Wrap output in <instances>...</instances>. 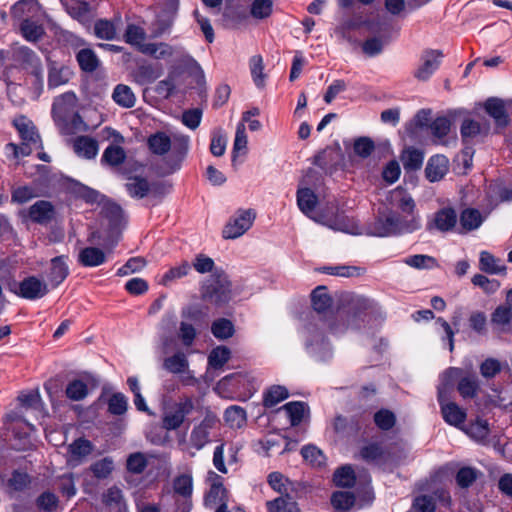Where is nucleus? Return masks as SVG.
<instances>
[{
  "instance_id": "c85d7f7f",
  "label": "nucleus",
  "mask_w": 512,
  "mask_h": 512,
  "mask_svg": "<svg viewBox=\"0 0 512 512\" xmlns=\"http://www.w3.org/2000/svg\"><path fill=\"white\" fill-rule=\"evenodd\" d=\"M224 421L232 429H241L247 423V413L238 405H231L224 411Z\"/></svg>"
},
{
  "instance_id": "338daca9",
  "label": "nucleus",
  "mask_w": 512,
  "mask_h": 512,
  "mask_svg": "<svg viewBox=\"0 0 512 512\" xmlns=\"http://www.w3.org/2000/svg\"><path fill=\"white\" fill-rule=\"evenodd\" d=\"M88 394L87 385L81 380H74L68 384L66 388V395L73 401H80Z\"/></svg>"
},
{
  "instance_id": "4c0bfd02",
  "label": "nucleus",
  "mask_w": 512,
  "mask_h": 512,
  "mask_svg": "<svg viewBox=\"0 0 512 512\" xmlns=\"http://www.w3.org/2000/svg\"><path fill=\"white\" fill-rule=\"evenodd\" d=\"M423 160V153L413 147L406 148L401 155V161L405 170H418L422 166Z\"/></svg>"
},
{
  "instance_id": "4d7b16f0",
  "label": "nucleus",
  "mask_w": 512,
  "mask_h": 512,
  "mask_svg": "<svg viewBox=\"0 0 512 512\" xmlns=\"http://www.w3.org/2000/svg\"><path fill=\"white\" fill-rule=\"evenodd\" d=\"M248 145V136L246 126L238 123L236 126L235 138L233 143V158L240 154H246Z\"/></svg>"
},
{
  "instance_id": "6e6552de",
  "label": "nucleus",
  "mask_w": 512,
  "mask_h": 512,
  "mask_svg": "<svg viewBox=\"0 0 512 512\" xmlns=\"http://www.w3.org/2000/svg\"><path fill=\"white\" fill-rule=\"evenodd\" d=\"M318 322H326L324 319H313L304 328L305 346L309 354L318 360H324L330 355L329 343L319 330Z\"/></svg>"
},
{
  "instance_id": "79ce46f5",
  "label": "nucleus",
  "mask_w": 512,
  "mask_h": 512,
  "mask_svg": "<svg viewBox=\"0 0 512 512\" xmlns=\"http://www.w3.org/2000/svg\"><path fill=\"white\" fill-rule=\"evenodd\" d=\"M268 512H299L297 503L289 496H280L267 502Z\"/></svg>"
},
{
  "instance_id": "c9c22d12",
  "label": "nucleus",
  "mask_w": 512,
  "mask_h": 512,
  "mask_svg": "<svg viewBox=\"0 0 512 512\" xmlns=\"http://www.w3.org/2000/svg\"><path fill=\"white\" fill-rule=\"evenodd\" d=\"M273 8V0H252L249 13L255 20H264L272 15Z\"/></svg>"
},
{
  "instance_id": "f3484780",
  "label": "nucleus",
  "mask_w": 512,
  "mask_h": 512,
  "mask_svg": "<svg viewBox=\"0 0 512 512\" xmlns=\"http://www.w3.org/2000/svg\"><path fill=\"white\" fill-rule=\"evenodd\" d=\"M200 413L204 418L198 428L194 430V447L197 449H201L210 441V430L218 423L217 416L210 410L204 409Z\"/></svg>"
},
{
  "instance_id": "b1692460",
  "label": "nucleus",
  "mask_w": 512,
  "mask_h": 512,
  "mask_svg": "<svg viewBox=\"0 0 512 512\" xmlns=\"http://www.w3.org/2000/svg\"><path fill=\"white\" fill-rule=\"evenodd\" d=\"M69 269L63 256H57L51 260L48 273V281L53 288L59 286L68 276Z\"/></svg>"
},
{
  "instance_id": "2eb2a0df",
  "label": "nucleus",
  "mask_w": 512,
  "mask_h": 512,
  "mask_svg": "<svg viewBox=\"0 0 512 512\" xmlns=\"http://www.w3.org/2000/svg\"><path fill=\"white\" fill-rule=\"evenodd\" d=\"M489 131L490 124L488 121H476L470 118L464 119L460 128L461 137L466 143L481 140L488 135Z\"/></svg>"
},
{
  "instance_id": "7c9ffc66",
  "label": "nucleus",
  "mask_w": 512,
  "mask_h": 512,
  "mask_svg": "<svg viewBox=\"0 0 512 512\" xmlns=\"http://www.w3.org/2000/svg\"><path fill=\"white\" fill-rule=\"evenodd\" d=\"M56 125L63 135H73L78 132H86L89 129L88 125L77 113H73L69 118H65V120Z\"/></svg>"
},
{
  "instance_id": "dca6fc26",
  "label": "nucleus",
  "mask_w": 512,
  "mask_h": 512,
  "mask_svg": "<svg viewBox=\"0 0 512 512\" xmlns=\"http://www.w3.org/2000/svg\"><path fill=\"white\" fill-rule=\"evenodd\" d=\"M443 54L439 50H427L421 56V64L415 72V77L425 81L439 68Z\"/></svg>"
},
{
  "instance_id": "6ab92c4d",
  "label": "nucleus",
  "mask_w": 512,
  "mask_h": 512,
  "mask_svg": "<svg viewBox=\"0 0 512 512\" xmlns=\"http://www.w3.org/2000/svg\"><path fill=\"white\" fill-rule=\"evenodd\" d=\"M76 102L77 98L73 92H66L55 99L52 114L56 124L73 114Z\"/></svg>"
},
{
  "instance_id": "de8ad7c7",
  "label": "nucleus",
  "mask_w": 512,
  "mask_h": 512,
  "mask_svg": "<svg viewBox=\"0 0 512 512\" xmlns=\"http://www.w3.org/2000/svg\"><path fill=\"white\" fill-rule=\"evenodd\" d=\"M249 68L252 80L258 88L265 85L266 75L264 74V63L261 55H254L249 60Z\"/></svg>"
},
{
  "instance_id": "9d476101",
  "label": "nucleus",
  "mask_w": 512,
  "mask_h": 512,
  "mask_svg": "<svg viewBox=\"0 0 512 512\" xmlns=\"http://www.w3.org/2000/svg\"><path fill=\"white\" fill-rule=\"evenodd\" d=\"M387 208L401 212L409 216H419L416 212V204L412 196L403 188L398 187L389 192Z\"/></svg>"
},
{
  "instance_id": "f03ea898",
  "label": "nucleus",
  "mask_w": 512,
  "mask_h": 512,
  "mask_svg": "<svg viewBox=\"0 0 512 512\" xmlns=\"http://www.w3.org/2000/svg\"><path fill=\"white\" fill-rule=\"evenodd\" d=\"M258 390L256 378L250 373L236 372L220 379L214 391L223 399L247 401Z\"/></svg>"
},
{
  "instance_id": "e433bc0d",
  "label": "nucleus",
  "mask_w": 512,
  "mask_h": 512,
  "mask_svg": "<svg viewBox=\"0 0 512 512\" xmlns=\"http://www.w3.org/2000/svg\"><path fill=\"white\" fill-rule=\"evenodd\" d=\"M113 100L124 108H132L136 103V97L131 88L124 84H118L112 94Z\"/></svg>"
},
{
  "instance_id": "5fc2aeb1",
  "label": "nucleus",
  "mask_w": 512,
  "mask_h": 512,
  "mask_svg": "<svg viewBox=\"0 0 512 512\" xmlns=\"http://www.w3.org/2000/svg\"><path fill=\"white\" fill-rule=\"evenodd\" d=\"M124 38L128 44L136 46L139 51L140 47L145 46L146 44L144 43V40L146 39V33L144 29L135 24H129L127 26Z\"/></svg>"
},
{
  "instance_id": "39448f33",
  "label": "nucleus",
  "mask_w": 512,
  "mask_h": 512,
  "mask_svg": "<svg viewBox=\"0 0 512 512\" xmlns=\"http://www.w3.org/2000/svg\"><path fill=\"white\" fill-rule=\"evenodd\" d=\"M456 368L448 369L442 376V384L438 387V402L444 421L449 425L462 429L466 420V412L456 403L449 401V394L452 391V378L458 374Z\"/></svg>"
},
{
  "instance_id": "a19ab883",
  "label": "nucleus",
  "mask_w": 512,
  "mask_h": 512,
  "mask_svg": "<svg viewBox=\"0 0 512 512\" xmlns=\"http://www.w3.org/2000/svg\"><path fill=\"white\" fill-rule=\"evenodd\" d=\"M479 265L482 271L489 274H500L506 269L499 259L495 258L487 251H482L480 253Z\"/></svg>"
},
{
  "instance_id": "864d4df0",
  "label": "nucleus",
  "mask_w": 512,
  "mask_h": 512,
  "mask_svg": "<svg viewBox=\"0 0 512 512\" xmlns=\"http://www.w3.org/2000/svg\"><path fill=\"white\" fill-rule=\"evenodd\" d=\"M288 396V390L284 386H272L267 390V392L264 395V406L267 408H272L281 401L288 398Z\"/></svg>"
},
{
  "instance_id": "69168bd1",
  "label": "nucleus",
  "mask_w": 512,
  "mask_h": 512,
  "mask_svg": "<svg viewBox=\"0 0 512 512\" xmlns=\"http://www.w3.org/2000/svg\"><path fill=\"white\" fill-rule=\"evenodd\" d=\"M127 407V398L122 393H114L108 400V411L113 415H123Z\"/></svg>"
},
{
  "instance_id": "774afa93",
  "label": "nucleus",
  "mask_w": 512,
  "mask_h": 512,
  "mask_svg": "<svg viewBox=\"0 0 512 512\" xmlns=\"http://www.w3.org/2000/svg\"><path fill=\"white\" fill-rule=\"evenodd\" d=\"M21 31L23 36L28 41H37L41 38L44 31L43 28L40 25H37L35 22H32L30 20H24L21 24Z\"/></svg>"
},
{
  "instance_id": "603ef678",
  "label": "nucleus",
  "mask_w": 512,
  "mask_h": 512,
  "mask_svg": "<svg viewBox=\"0 0 512 512\" xmlns=\"http://www.w3.org/2000/svg\"><path fill=\"white\" fill-rule=\"evenodd\" d=\"M233 323L226 318H219L212 323L211 332L220 340L228 339L234 334Z\"/></svg>"
},
{
  "instance_id": "49530a36",
  "label": "nucleus",
  "mask_w": 512,
  "mask_h": 512,
  "mask_svg": "<svg viewBox=\"0 0 512 512\" xmlns=\"http://www.w3.org/2000/svg\"><path fill=\"white\" fill-rule=\"evenodd\" d=\"M267 481L270 487L280 493L281 496L288 495V492L293 488L292 482L280 472H271Z\"/></svg>"
},
{
  "instance_id": "0e129e2a",
  "label": "nucleus",
  "mask_w": 512,
  "mask_h": 512,
  "mask_svg": "<svg viewBox=\"0 0 512 512\" xmlns=\"http://www.w3.org/2000/svg\"><path fill=\"white\" fill-rule=\"evenodd\" d=\"M479 475V471L472 467H462L456 475V482L461 488L470 487Z\"/></svg>"
},
{
  "instance_id": "423d86ee",
  "label": "nucleus",
  "mask_w": 512,
  "mask_h": 512,
  "mask_svg": "<svg viewBox=\"0 0 512 512\" xmlns=\"http://www.w3.org/2000/svg\"><path fill=\"white\" fill-rule=\"evenodd\" d=\"M199 291L203 301L215 305L226 304L234 297L232 282L224 270L202 280Z\"/></svg>"
},
{
  "instance_id": "f704fd0d",
  "label": "nucleus",
  "mask_w": 512,
  "mask_h": 512,
  "mask_svg": "<svg viewBox=\"0 0 512 512\" xmlns=\"http://www.w3.org/2000/svg\"><path fill=\"white\" fill-rule=\"evenodd\" d=\"M72 75L68 67L53 63L49 68L48 86L49 88H56L66 84Z\"/></svg>"
},
{
  "instance_id": "c03bdc74",
  "label": "nucleus",
  "mask_w": 512,
  "mask_h": 512,
  "mask_svg": "<svg viewBox=\"0 0 512 512\" xmlns=\"http://www.w3.org/2000/svg\"><path fill=\"white\" fill-rule=\"evenodd\" d=\"M403 263L417 270H429L437 266L434 257L424 254L407 256L403 259Z\"/></svg>"
},
{
  "instance_id": "680f3d73",
  "label": "nucleus",
  "mask_w": 512,
  "mask_h": 512,
  "mask_svg": "<svg viewBox=\"0 0 512 512\" xmlns=\"http://www.w3.org/2000/svg\"><path fill=\"white\" fill-rule=\"evenodd\" d=\"M114 469L113 460L111 458H103L94 462L90 466V470L93 475L98 479L107 478Z\"/></svg>"
},
{
  "instance_id": "7ed1b4c3",
  "label": "nucleus",
  "mask_w": 512,
  "mask_h": 512,
  "mask_svg": "<svg viewBox=\"0 0 512 512\" xmlns=\"http://www.w3.org/2000/svg\"><path fill=\"white\" fill-rule=\"evenodd\" d=\"M374 309L375 303L372 300L363 296L353 297L348 309L338 312L337 318L343 323H329V328L334 334L360 329L370 318Z\"/></svg>"
},
{
  "instance_id": "13d9d810",
  "label": "nucleus",
  "mask_w": 512,
  "mask_h": 512,
  "mask_svg": "<svg viewBox=\"0 0 512 512\" xmlns=\"http://www.w3.org/2000/svg\"><path fill=\"white\" fill-rule=\"evenodd\" d=\"M287 413L290 423L293 426L300 424L306 412V405L302 402H290L283 406Z\"/></svg>"
},
{
  "instance_id": "aec40b11",
  "label": "nucleus",
  "mask_w": 512,
  "mask_h": 512,
  "mask_svg": "<svg viewBox=\"0 0 512 512\" xmlns=\"http://www.w3.org/2000/svg\"><path fill=\"white\" fill-rule=\"evenodd\" d=\"M55 208L51 202L39 200L29 207L27 215L29 219L40 225H47L55 218Z\"/></svg>"
},
{
  "instance_id": "1a4fd4ad",
  "label": "nucleus",
  "mask_w": 512,
  "mask_h": 512,
  "mask_svg": "<svg viewBox=\"0 0 512 512\" xmlns=\"http://www.w3.org/2000/svg\"><path fill=\"white\" fill-rule=\"evenodd\" d=\"M256 212L253 209H239L229 219L222 230L224 239H237L244 235L253 225Z\"/></svg>"
},
{
  "instance_id": "c756f323",
  "label": "nucleus",
  "mask_w": 512,
  "mask_h": 512,
  "mask_svg": "<svg viewBox=\"0 0 512 512\" xmlns=\"http://www.w3.org/2000/svg\"><path fill=\"white\" fill-rule=\"evenodd\" d=\"M78 261L85 267H96L106 261V255L100 248L86 247L79 252Z\"/></svg>"
},
{
  "instance_id": "412c9836",
  "label": "nucleus",
  "mask_w": 512,
  "mask_h": 512,
  "mask_svg": "<svg viewBox=\"0 0 512 512\" xmlns=\"http://www.w3.org/2000/svg\"><path fill=\"white\" fill-rule=\"evenodd\" d=\"M192 409V403L189 399L185 402L177 404L169 412H166L164 416V426L166 429H176L179 427L184 420L185 414L189 413Z\"/></svg>"
},
{
  "instance_id": "58836bf2",
  "label": "nucleus",
  "mask_w": 512,
  "mask_h": 512,
  "mask_svg": "<svg viewBox=\"0 0 512 512\" xmlns=\"http://www.w3.org/2000/svg\"><path fill=\"white\" fill-rule=\"evenodd\" d=\"M231 351L226 346H217L208 355V369H221L230 359Z\"/></svg>"
},
{
  "instance_id": "72a5a7b5",
  "label": "nucleus",
  "mask_w": 512,
  "mask_h": 512,
  "mask_svg": "<svg viewBox=\"0 0 512 512\" xmlns=\"http://www.w3.org/2000/svg\"><path fill=\"white\" fill-rule=\"evenodd\" d=\"M312 306L317 314H326L331 308L332 300L326 291V287L318 286L311 294Z\"/></svg>"
},
{
  "instance_id": "a211bd4d",
  "label": "nucleus",
  "mask_w": 512,
  "mask_h": 512,
  "mask_svg": "<svg viewBox=\"0 0 512 512\" xmlns=\"http://www.w3.org/2000/svg\"><path fill=\"white\" fill-rule=\"evenodd\" d=\"M93 448V444L85 438L74 440L67 449V463L72 467L80 465L92 453Z\"/></svg>"
},
{
  "instance_id": "f8f14e48",
  "label": "nucleus",
  "mask_w": 512,
  "mask_h": 512,
  "mask_svg": "<svg viewBox=\"0 0 512 512\" xmlns=\"http://www.w3.org/2000/svg\"><path fill=\"white\" fill-rule=\"evenodd\" d=\"M458 222V214L453 207L444 206L438 209L428 222L429 229H436L440 232H448L453 230Z\"/></svg>"
},
{
  "instance_id": "5701e85b",
  "label": "nucleus",
  "mask_w": 512,
  "mask_h": 512,
  "mask_svg": "<svg viewBox=\"0 0 512 512\" xmlns=\"http://www.w3.org/2000/svg\"><path fill=\"white\" fill-rule=\"evenodd\" d=\"M73 149L79 157L93 159L98 154L99 146L94 138L78 136L73 140Z\"/></svg>"
},
{
  "instance_id": "0eeeda50",
  "label": "nucleus",
  "mask_w": 512,
  "mask_h": 512,
  "mask_svg": "<svg viewBox=\"0 0 512 512\" xmlns=\"http://www.w3.org/2000/svg\"><path fill=\"white\" fill-rule=\"evenodd\" d=\"M105 214L111 222V228L108 234L102 236L100 232H93L89 237V241L91 243L101 244L106 251L111 252L120 239L119 227L123 219V210L119 205L112 203L106 205Z\"/></svg>"
},
{
  "instance_id": "ddd939ff",
  "label": "nucleus",
  "mask_w": 512,
  "mask_h": 512,
  "mask_svg": "<svg viewBox=\"0 0 512 512\" xmlns=\"http://www.w3.org/2000/svg\"><path fill=\"white\" fill-rule=\"evenodd\" d=\"M222 480V477L214 472L209 474L211 484L204 499L206 507L217 509L221 504L227 505V491L223 486Z\"/></svg>"
},
{
  "instance_id": "3c124183",
  "label": "nucleus",
  "mask_w": 512,
  "mask_h": 512,
  "mask_svg": "<svg viewBox=\"0 0 512 512\" xmlns=\"http://www.w3.org/2000/svg\"><path fill=\"white\" fill-rule=\"evenodd\" d=\"M140 52L156 59H165L173 54L172 47L166 43H146L140 47Z\"/></svg>"
},
{
  "instance_id": "2f4dec72",
  "label": "nucleus",
  "mask_w": 512,
  "mask_h": 512,
  "mask_svg": "<svg viewBox=\"0 0 512 512\" xmlns=\"http://www.w3.org/2000/svg\"><path fill=\"white\" fill-rule=\"evenodd\" d=\"M163 368L173 374L184 373L189 369L188 356L181 351H177L164 359Z\"/></svg>"
},
{
  "instance_id": "9b49d317",
  "label": "nucleus",
  "mask_w": 512,
  "mask_h": 512,
  "mask_svg": "<svg viewBox=\"0 0 512 512\" xmlns=\"http://www.w3.org/2000/svg\"><path fill=\"white\" fill-rule=\"evenodd\" d=\"M195 93L201 101V107L194 108V129L200 125L203 108L207 105V83L205 73L200 64L194 60V94Z\"/></svg>"
},
{
  "instance_id": "a18cd8bd",
  "label": "nucleus",
  "mask_w": 512,
  "mask_h": 512,
  "mask_svg": "<svg viewBox=\"0 0 512 512\" xmlns=\"http://www.w3.org/2000/svg\"><path fill=\"white\" fill-rule=\"evenodd\" d=\"M80 68L85 72H93L98 68L99 59L93 50L89 48L81 49L76 55Z\"/></svg>"
},
{
  "instance_id": "6e6d98bb",
  "label": "nucleus",
  "mask_w": 512,
  "mask_h": 512,
  "mask_svg": "<svg viewBox=\"0 0 512 512\" xmlns=\"http://www.w3.org/2000/svg\"><path fill=\"white\" fill-rule=\"evenodd\" d=\"M462 430L471 438L476 441L486 439L489 433L488 423L485 420L478 419L469 424L467 427H462Z\"/></svg>"
},
{
  "instance_id": "37998d69",
  "label": "nucleus",
  "mask_w": 512,
  "mask_h": 512,
  "mask_svg": "<svg viewBox=\"0 0 512 512\" xmlns=\"http://www.w3.org/2000/svg\"><path fill=\"white\" fill-rule=\"evenodd\" d=\"M148 145L154 154L164 155L171 148V140L164 132H157L148 138Z\"/></svg>"
},
{
  "instance_id": "e2e57ef3",
  "label": "nucleus",
  "mask_w": 512,
  "mask_h": 512,
  "mask_svg": "<svg viewBox=\"0 0 512 512\" xmlns=\"http://www.w3.org/2000/svg\"><path fill=\"white\" fill-rule=\"evenodd\" d=\"M129 194L133 197L143 198L149 191V184L144 178H131L126 184Z\"/></svg>"
},
{
  "instance_id": "052dcab7",
  "label": "nucleus",
  "mask_w": 512,
  "mask_h": 512,
  "mask_svg": "<svg viewBox=\"0 0 512 512\" xmlns=\"http://www.w3.org/2000/svg\"><path fill=\"white\" fill-rule=\"evenodd\" d=\"M331 503L335 509L346 511L354 505L355 497L350 492L337 491L333 493Z\"/></svg>"
},
{
  "instance_id": "393cba45",
  "label": "nucleus",
  "mask_w": 512,
  "mask_h": 512,
  "mask_svg": "<svg viewBox=\"0 0 512 512\" xmlns=\"http://www.w3.org/2000/svg\"><path fill=\"white\" fill-rule=\"evenodd\" d=\"M14 125L22 139V141L32 142L33 145L40 143V136L36 131V128L32 121L25 116L17 117L14 120Z\"/></svg>"
},
{
  "instance_id": "09e8293b",
  "label": "nucleus",
  "mask_w": 512,
  "mask_h": 512,
  "mask_svg": "<svg viewBox=\"0 0 512 512\" xmlns=\"http://www.w3.org/2000/svg\"><path fill=\"white\" fill-rule=\"evenodd\" d=\"M94 33L99 39L114 40L117 36L116 24L106 19L97 20L94 24Z\"/></svg>"
},
{
  "instance_id": "cd10ccee",
  "label": "nucleus",
  "mask_w": 512,
  "mask_h": 512,
  "mask_svg": "<svg viewBox=\"0 0 512 512\" xmlns=\"http://www.w3.org/2000/svg\"><path fill=\"white\" fill-rule=\"evenodd\" d=\"M178 339L183 345L189 347L192 344V307L186 306L181 313L179 322Z\"/></svg>"
},
{
  "instance_id": "473e14b6",
  "label": "nucleus",
  "mask_w": 512,
  "mask_h": 512,
  "mask_svg": "<svg viewBox=\"0 0 512 512\" xmlns=\"http://www.w3.org/2000/svg\"><path fill=\"white\" fill-rule=\"evenodd\" d=\"M161 73V69L152 65H140L132 72V77L137 84L146 85L154 82Z\"/></svg>"
},
{
  "instance_id": "8fccbe9b",
  "label": "nucleus",
  "mask_w": 512,
  "mask_h": 512,
  "mask_svg": "<svg viewBox=\"0 0 512 512\" xmlns=\"http://www.w3.org/2000/svg\"><path fill=\"white\" fill-rule=\"evenodd\" d=\"M194 270L200 274H208L209 276L215 275L223 269L218 267L212 258L205 254H198L194 258Z\"/></svg>"
},
{
  "instance_id": "f257e3e1",
  "label": "nucleus",
  "mask_w": 512,
  "mask_h": 512,
  "mask_svg": "<svg viewBox=\"0 0 512 512\" xmlns=\"http://www.w3.org/2000/svg\"><path fill=\"white\" fill-rule=\"evenodd\" d=\"M421 228L420 216H409L393 209H379L375 221L368 227L367 233L377 237H389L413 233Z\"/></svg>"
},
{
  "instance_id": "4468645a",
  "label": "nucleus",
  "mask_w": 512,
  "mask_h": 512,
  "mask_svg": "<svg viewBox=\"0 0 512 512\" xmlns=\"http://www.w3.org/2000/svg\"><path fill=\"white\" fill-rule=\"evenodd\" d=\"M48 284L36 276H29L23 279L19 284V291L16 292L22 298L35 300L48 294Z\"/></svg>"
},
{
  "instance_id": "20e7f679",
  "label": "nucleus",
  "mask_w": 512,
  "mask_h": 512,
  "mask_svg": "<svg viewBox=\"0 0 512 512\" xmlns=\"http://www.w3.org/2000/svg\"><path fill=\"white\" fill-rule=\"evenodd\" d=\"M317 204V196L309 188H299L297 191V205L300 211L316 222L322 223L329 228L349 234H358L359 228L354 220L344 215H339L334 219H323L314 215V209Z\"/></svg>"
},
{
  "instance_id": "bf43d9fd",
  "label": "nucleus",
  "mask_w": 512,
  "mask_h": 512,
  "mask_svg": "<svg viewBox=\"0 0 512 512\" xmlns=\"http://www.w3.org/2000/svg\"><path fill=\"white\" fill-rule=\"evenodd\" d=\"M355 473L351 466L345 465L337 469L334 473V483L340 487H350L355 482Z\"/></svg>"
},
{
  "instance_id": "4be33fe9",
  "label": "nucleus",
  "mask_w": 512,
  "mask_h": 512,
  "mask_svg": "<svg viewBox=\"0 0 512 512\" xmlns=\"http://www.w3.org/2000/svg\"><path fill=\"white\" fill-rule=\"evenodd\" d=\"M448 171V159L443 155L431 157L425 168V174L429 181L436 182L442 179Z\"/></svg>"
},
{
  "instance_id": "a878e982",
  "label": "nucleus",
  "mask_w": 512,
  "mask_h": 512,
  "mask_svg": "<svg viewBox=\"0 0 512 512\" xmlns=\"http://www.w3.org/2000/svg\"><path fill=\"white\" fill-rule=\"evenodd\" d=\"M461 229L465 232H470L478 229L485 220L479 210L475 208L464 209L458 217Z\"/></svg>"
},
{
  "instance_id": "bb28decb",
  "label": "nucleus",
  "mask_w": 512,
  "mask_h": 512,
  "mask_svg": "<svg viewBox=\"0 0 512 512\" xmlns=\"http://www.w3.org/2000/svg\"><path fill=\"white\" fill-rule=\"evenodd\" d=\"M486 112L495 120L497 126L505 127L508 124V115L502 100L489 98L484 103Z\"/></svg>"
},
{
  "instance_id": "ea45409f",
  "label": "nucleus",
  "mask_w": 512,
  "mask_h": 512,
  "mask_svg": "<svg viewBox=\"0 0 512 512\" xmlns=\"http://www.w3.org/2000/svg\"><path fill=\"white\" fill-rule=\"evenodd\" d=\"M126 159L125 150L118 145H110L108 146L101 158L102 164L109 165L111 167H116L122 164Z\"/></svg>"
}]
</instances>
